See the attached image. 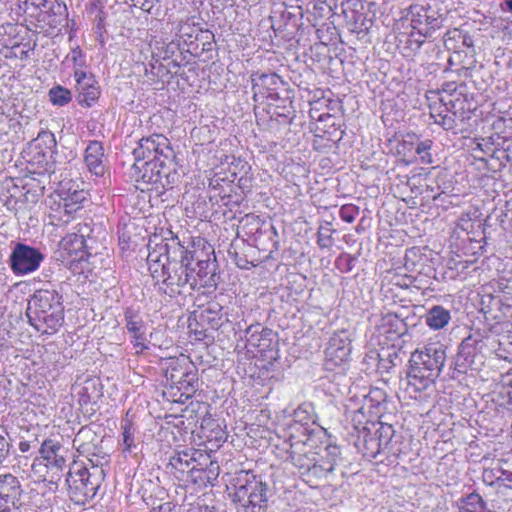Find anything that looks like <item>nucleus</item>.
I'll list each match as a JSON object with an SVG mask.
<instances>
[{
    "label": "nucleus",
    "mask_w": 512,
    "mask_h": 512,
    "mask_svg": "<svg viewBox=\"0 0 512 512\" xmlns=\"http://www.w3.org/2000/svg\"><path fill=\"white\" fill-rule=\"evenodd\" d=\"M168 248L154 246L149 250L147 256L148 269L157 282H162L161 290L170 297H175L189 290L200 288H216V263L195 264V266H184L178 261H168V257H162L165 264L159 265L163 253Z\"/></svg>",
    "instance_id": "1"
},
{
    "label": "nucleus",
    "mask_w": 512,
    "mask_h": 512,
    "mask_svg": "<svg viewBox=\"0 0 512 512\" xmlns=\"http://www.w3.org/2000/svg\"><path fill=\"white\" fill-rule=\"evenodd\" d=\"M446 359V346L439 341L429 342L412 352L407 374L409 387L416 392L432 387L441 374Z\"/></svg>",
    "instance_id": "2"
},
{
    "label": "nucleus",
    "mask_w": 512,
    "mask_h": 512,
    "mask_svg": "<svg viewBox=\"0 0 512 512\" xmlns=\"http://www.w3.org/2000/svg\"><path fill=\"white\" fill-rule=\"evenodd\" d=\"M26 316L29 324L42 334H54L64 321L62 296L55 289H38L30 297Z\"/></svg>",
    "instance_id": "3"
},
{
    "label": "nucleus",
    "mask_w": 512,
    "mask_h": 512,
    "mask_svg": "<svg viewBox=\"0 0 512 512\" xmlns=\"http://www.w3.org/2000/svg\"><path fill=\"white\" fill-rule=\"evenodd\" d=\"M268 486L258 476L249 471H240L234 479L232 500L243 512H264L268 501Z\"/></svg>",
    "instance_id": "4"
},
{
    "label": "nucleus",
    "mask_w": 512,
    "mask_h": 512,
    "mask_svg": "<svg viewBox=\"0 0 512 512\" xmlns=\"http://www.w3.org/2000/svg\"><path fill=\"white\" fill-rule=\"evenodd\" d=\"M155 246H164L168 248L167 252L163 253L159 261V265L165 264L162 257H168V261H178L184 266H193L195 264L216 263L214 249L204 239L198 238L197 240L190 241L186 246L183 245L178 238L171 239L170 242L157 243Z\"/></svg>",
    "instance_id": "5"
},
{
    "label": "nucleus",
    "mask_w": 512,
    "mask_h": 512,
    "mask_svg": "<svg viewBox=\"0 0 512 512\" xmlns=\"http://www.w3.org/2000/svg\"><path fill=\"white\" fill-rule=\"evenodd\" d=\"M103 480L97 469L91 471L87 465L74 462L66 478L69 497L77 504H85L94 498Z\"/></svg>",
    "instance_id": "6"
},
{
    "label": "nucleus",
    "mask_w": 512,
    "mask_h": 512,
    "mask_svg": "<svg viewBox=\"0 0 512 512\" xmlns=\"http://www.w3.org/2000/svg\"><path fill=\"white\" fill-rule=\"evenodd\" d=\"M136 161L150 160L152 162L172 163L175 153L169 139L162 134H152L139 140L138 146L133 150Z\"/></svg>",
    "instance_id": "7"
},
{
    "label": "nucleus",
    "mask_w": 512,
    "mask_h": 512,
    "mask_svg": "<svg viewBox=\"0 0 512 512\" xmlns=\"http://www.w3.org/2000/svg\"><path fill=\"white\" fill-rule=\"evenodd\" d=\"M465 102L466 100L462 97L446 100L442 96L440 103L434 102L429 104L430 116L444 130H453L458 126V122L465 120V111L463 109Z\"/></svg>",
    "instance_id": "8"
},
{
    "label": "nucleus",
    "mask_w": 512,
    "mask_h": 512,
    "mask_svg": "<svg viewBox=\"0 0 512 512\" xmlns=\"http://www.w3.org/2000/svg\"><path fill=\"white\" fill-rule=\"evenodd\" d=\"M290 459L292 464L299 470L303 480L311 487L320 484V477L314 473L319 468L317 453L312 447L305 443L297 442L290 446Z\"/></svg>",
    "instance_id": "9"
},
{
    "label": "nucleus",
    "mask_w": 512,
    "mask_h": 512,
    "mask_svg": "<svg viewBox=\"0 0 512 512\" xmlns=\"http://www.w3.org/2000/svg\"><path fill=\"white\" fill-rule=\"evenodd\" d=\"M408 16L411 27L418 32L420 37H430L432 32L442 25L441 15L431 6L411 5Z\"/></svg>",
    "instance_id": "10"
},
{
    "label": "nucleus",
    "mask_w": 512,
    "mask_h": 512,
    "mask_svg": "<svg viewBox=\"0 0 512 512\" xmlns=\"http://www.w3.org/2000/svg\"><path fill=\"white\" fill-rule=\"evenodd\" d=\"M351 353V340L347 331L342 330L334 333L325 349V367L327 370H334L344 365Z\"/></svg>",
    "instance_id": "11"
},
{
    "label": "nucleus",
    "mask_w": 512,
    "mask_h": 512,
    "mask_svg": "<svg viewBox=\"0 0 512 512\" xmlns=\"http://www.w3.org/2000/svg\"><path fill=\"white\" fill-rule=\"evenodd\" d=\"M43 259L38 249L18 243L11 253L10 266L15 274L25 275L37 270Z\"/></svg>",
    "instance_id": "12"
},
{
    "label": "nucleus",
    "mask_w": 512,
    "mask_h": 512,
    "mask_svg": "<svg viewBox=\"0 0 512 512\" xmlns=\"http://www.w3.org/2000/svg\"><path fill=\"white\" fill-rule=\"evenodd\" d=\"M174 162L162 164L161 162H152L150 160L136 161L133 164L136 181H142L145 184L164 186V179H167L170 172L174 170Z\"/></svg>",
    "instance_id": "13"
},
{
    "label": "nucleus",
    "mask_w": 512,
    "mask_h": 512,
    "mask_svg": "<svg viewBox=\"0 0 512 512\" xmlns=\"http://www.w3.org/2000/svg\"><path fill=\"white\" fill-rule=\"evenodd\" d=\"M90 434V430L81 429L73 440V446L76 447L80 454H87L88 462L85 463V465H87L91 471H95L96 469L100 471L104 479V467L109 463V455L103 452L95 453L91 451L90 444L84 442V439L88 438ZM81 464L84 465V463Z\"/></svg>",
    "instance_id": "14"
},
{
    "label": "nucleus",
    "mask_w": 512,
    "mask_h": 512,
    "mask_svg": "<svg viewBox=\"0 0 512 512\" xmlns=\"http://www.w3.org/2000/svg\"><path fill=\"white\" fill-rule=\"evenodd\" d=\"M125 327L131 336V342L136 349V354L148 349L146 345V325L142 317L132 309H127L124 314Z\"/></svg>",
    "instance_id": "15"
},
{
    "label": "nucleus",
    "mask_w": 512,
    "mask_h": 512,
    "mask_svg": "<svg viewBox=\"0 0 512 512\" xmlns=\"http://www.w3.org/2000/svg\"><path fill=\"white\" fill-rule=\"evenodd\" d=\"M39 453L48 469L55 470L59 474L66 466V453L64 447L53 439H46L42 442Z\"/></svg>",
    "instance_id": "16"
},
{
    "label": "nucleus",
    "mask_w": 512,
    "mask_h": 512,
    "mask_svg": "<svg viewBox=\"0 0 512 512\" xmlns=\"http://www.w3.org/2000/svg\"><path fill=\"white\" fill-rule=\"evenodd\" d=\"M20 494L21 485L17 477L10 473L0 475V512H10Z\"/></svg>",
    "instance_id": "17"
},
{
    "label": "nucleus",
    "mask_w": 512,
    "mask_h": 512,
    "mask_svg": "<svg viewBox=\"0 0 512 512\" xmlns=\"http://www.w3.org/2000/svg\"><path fill=\"white\" fill-rule=\"evenodd\" d=\"M376 330L380 336H384L388 341H394L404 335L407 331V325L403 319L394 313L383 315L376 325Z\"/></svg>",
    "instance_id": "18"
},
{
    "label": "nucleus",
    "mask_w": 512,
    "mask_h": 512,
    "mask_svg": "<svg viewBox=\"0 0 512 512\" xmlns=\"http://www.w3.org/2000/svg\"><path fill=\"white\" fill-rule=\"evenodd\" d=\"M340 460V448L337 445H327L323 454L318 457L319 468H316L314 471V473L318 474V477H320V483L329 478Z\"/></svg>",
    "instance_id": "19"
},
{
    "label": "nucleus",
    "mask_w": 512,
    "mask_h": 512,
    "mask_svg": "<svg viewBox=\"0 0 512 512\" xmlns=\"http://www.w3.org/2000/svg\"><path fill=\"white\" fill-rule=\"evenodd\" d=\"M104 148L99 141H91L85 150V164L88 170L96 176H103L105 165L103 162Z\"/></svg>",
    "instance_id": "20"
},
{
    "label": "nucleus",
    "mask_w": 512,
    "mask_h": 512,
    "mask_svg": "<svg viewBox=\"0 0 512 512\" xmlns=\"http://www.w3.org/2000/svg\"><path fill=\"white\" fill-rule=\"evenodd\" d=\"M477 341L472 337L465 338L459 345L458 352L454 359V369L460 373H465L474 363L475 345Z\"/></svg>",
    "instance_id": "21"
},
{
    "label": "nucleus",
    "mask_w": 512,
    "mask_h": 512,
    "mask_svg": "<svg viewBox=\"0 0 512 512\" xmlns=\"http://www.w3.org/2000/svg\"><path fill=\"white\" fill-rule=\"evenodd\" d=\"M223 307L215 301L209 302L200 312L199 320L203 324H207L211 329H219L227 318L222 312Z\"/></svg>",
    "instance_id": "22"
},
{
    "label": "nucleus",
    "mask_w": 512,
    "mask_h": 512,
    "mask_svg": "<svg viewBox=\"0 0 512 512\" xmlns=\"http://www.w3.org/2000/svg\"><path fill=\"white\" fill-rule=\"evenodd\" d=\"M183 364H186V359H175L169 358L164 362V374L166 380L173 385H183L186 382L184 378L189 377V373L183 368Z\"/></svg>",
    "instance_id": "23"
},
{
    "label": "nucleus",
    "mask_w": 512,
    "mask_h": 512,
    "mask_svg": "<svg viewBox=\"0 0 512 512\" xmlns=\"http://www.w3.org/2000/svg\"><path fill=\"white\" fill-rule=\"evenodd\" d=\"M375 437L388 455L398 456L401 453V449L397 446L398 441L395 440V430L392 425L380 422Z\"/></svg>",
    "instance_id": "24"
},
{
    "label": "nucleus",
    "mask_w": 512,
    "mask_h": 512,
    "mask_svg": "<svg viewBox=\"0 0 512 512\" xmlns=\"http://www.w3.org/2000/svg\"><path fill=\"white\" fill-rule=\"evenodd\" d=\"M508 461H512V453H510L505 460L504 464H508ZM483 482L488 486H501L502 480L512 482V471H509L505 467L484 469L482 474Z\"/></svg>",
    "instance_id": "25"
},
{
    "label": "nucleus",
    "mask_w": 512,
    "mask_h": 512,
    "mask_svg": "<svg viewBox=\"0 0 512 512\" xmlns=\"http://www.w3.org/2000/svg\"><path fill=\"white\" fill-rule=\"evenodd\" d=\"M450 319L449 310L439 305L433 306L425 317L426 324L434 330L444 328L449 323Z\"/></svg>",
    "instance_id": "26"
},
{
    "label": "nucleus",
    "mask_w": 512,
    "mask_h": 512,
    "mask_svg": "<svg viewBox=\"0 0 512 512\" xmlns=\"http://www.w3.org/2000/svg\"><path fill=\"white\" fill-rule=\"evenodd\" d=\"M458 512H492L480 494L472 492L460 499Z\"/></svg>",
    "instance_id": "27"
},
{
    "label": "nucleus",
    "mask_w": 512,
    "mask_h": 512,
    "mask_svg": "<svg viewBox=\"0 0 512 512\" xmlns=\"http://www.w3.org/2000/svg\"><path fill=\"white\" fill-rule=\"evenodd\" d=\"M500 294L495 298L503 313L512 308V278L499 283Z\"/></svg>",
    "instance_id": "28"
},
{
    "label": "nucleus",
    "mask_w": 512,
    "mask_h": 512,
    "mask_svg": "<svg viewBox=\"0 0 512 512\" xmlns=\"http://www.w3.org/2000/svg\"><path fill=\"white\" fill-rule=\"evenodd\" d=\"M282 84L281 77L276 73H268L260 75L258 81L253 84L255 95L260 91V87L266 88L268 91L276 90L278 85Z\"/></svg>",
    "instance_id": "29"
},
{
    "label": "nucleus",
    "mask_w": 512,
    "mask_h": 512,
    "mask_svg": "<svg viewBox=\"0 0 512 512\" xmlns=\"http://www.w3.org/2000/svg\"><path fill=\"white\" fill-rule=\"evenodd\" d=\"M497 401L499 402L500 406L512 410V373L508 374L503 380L501 388L498 392Z\"/></svg>",
    "instance_id": "30"
},
{
    "label": "nucleus",
    "mask_w": 512,
    "mask_h": 512,
    "mask_svg": "<svg viewBox=\"0 0 512 512\" xmlns=\"http://www.w3.org/2000/svg\"><path fill=\"white\" fill-rule=\"evenodd\" d=\"M335 230L330 222L321 225L317 232V244L321 249H329L334 244L333 234Z\"/></svg>",
    "instance_id": "31"
},
{
    "label": "nucleus",
    "mask_w": 512,
    "mask_h": 512,
    "mask_svg": "<svg viewBox=\"0 0 512 512\" xmlns=\"http://www.w3.org/2000/svg\"><path fill=\"white\" fill-rule=\"evenodd\" d=\"M381 452H385L375 436L365 435L362 453L367 458H376Z\"/></svg>",
    "instance_id": "32"
},
{
    "label": "nucleus",
    "mask_w": 512,
    "mask_h": 512,
    "mask_svg": "<svg viewBox=\"0 0 512 512\" xmlns=\"http://www.w3.org/2000/svg\"><path fill=\"white\" fill-rule=\"evenodd\" d=\"M456 90H457V86H456L455 82L445 83V84H443L441 91H430L427 94V100L429 102L433 101V103H434V102H436V100L440 101V98L442 96H444L446 98V100L455 99L457 97H460V94H458L457 96L455 95Z\"/></svg>",
    "instance_id": "33"
},
{
    "label": "nucleus",
    "mask_w": 512,
    "mask_h": 512,
    "mask_svg": "<svg viewBox=\"0 0 512 512\" xmlns=\"http://www.w3.org/2000/svg\"><path fill=\"white\" fill-rule=\"evenodd\" d=\"M194 453H190L189 451H181L176 453L170 458L169 464L175 469L180 472H184L186 468H188L192 461L195 460L193 457Z\"/></svg>",
    "instance_id": "34"
},
{
    "label": "nucleus",
    "mask_w": 512,
    "mask_h": 512,
    "mask_svg": "<svg viewBox=\"0 0 512 512\" xmlns=\"http://www.w3.org/2000/svg\"><path fill=\"white\" fill-rule=\"evenodd\" d=\"M79 90V102L81 104H85L86 106H91L92 102H94L99 97V89L96 87L93 82H89L82 87L78 88Z\"/></svg>",
    "instance_id": "35"
},
{
    "label": "nucleus",
    "mask_w": 512,
    "mask_h": 512,
    "mask_svg": "<svg viewBox=\"0 0 512 512\" xmlns=\"http://www.w3.org/2000/svg\"><path fill=\"white\" fill-rule=\"evenodd\" d=\"M49 97L51 102L58 106H64L72 99L70 90L62 86H55L51 88L49 91Z\"/></svg>",
    "instance_id": "36"
},
{
    "label": "nucleus",
    "mask_w": 512,
    "mask_h": 512,
    "mask_svg": "<svg viewBox=\"0 0 512 512\" xmlns=\"http://www.w3.org/2000/svg\"><path fill=\"white\" fill-rule=\"evenodd\" d=\"M424 38L425 37H420L418 32H412L406 39V45L403 47V55L410 57L417 53L424 43Z\"/></svg>",
    "instance_id": "37"
},
{
    "label": "nucleus",
    "mask_w": 512,
    "mask_h": 512,
    "mask_svg": "<svg viewBox=\"0 0 512 512\" xmlns=\"http://www.w3.org/2000/svg\"><path fill=\"white\" fill-rule=\"evenodd\" d=\"M122 429H123L122 436H123V447H124L123 450L125 452H132V450L134 448H136V443H135L136 429L132 425V423L129 421L125 422V424L122 426Z\"/></svg>",
    "instance_id": "38"
},
{
    "label": "nucleus",
    "mask_w": 512,
    "mask_h": 512,
    "mask_svg": "<svg viewBox=\"0 0 512 512\" xmlns=\"http://www.w3.org/2000/svg\"><path fill=\"white\" fill-rule=\"evenodd\" d=\"M49 218L51 220V224L56 226H62L70 223L74 216L68 214V212L65 211V208L62 204L58 205V208L51 209V212L49 213Z\"/></svg>",
    "instance_id": "39"
},
{
    "label": "nucleus",
    "mask_w": 512,
    "mask_h": 512,
    "mask_svg": "<svg viewBox=\"0 0 512 512\" xmlns=\"http://www.w3.org/2000/svg\"><path fill=\"white\" fill-rule=\"evenodd\" d=\"M283 102H284L283 105L275 106L273 114H272V117H275L278 120L280 118H282V122L290 123L291 120L294 117V110H293V107H292V101L287 99V100H284Z\"/></svg>",
    "instance_id": "40"
},
{
    "label": "nucleus",
    "mask_w": 512,
    "mask_h": 512,
    "mask_svg": "<svg viewBox=\"0 0 512 512\" xmlns=\"http://www.w3.org/2000/svg\"><path fill=\"white\" fill-rule=\"evenodd\" d=\"M432 145H433V142L430 139H426L424 141H419L417 143L416 153L420 156L422 163H425V164L432 163V156L430 154Z\"/></svg>",
    "instance_id": "41"
},
{
    "label": "nucleus",
    "mask_w": 512,
    "mask_h": 512,
    "mask_svg": "<svg viewBox=\"0 0 512 512\" xmlns=\"http://www.w3.org/2000/svg\"><path fill=\"white\" fill-rule=\"evenodd\" d=\"M359 214V208L353 204L343 205L340 209V218L347 222L352 223Z\"/></svg>",
    "instance_id": "42"
},
{
    "label": "nucleus",
    "mask_w": 512,
    "mask_h": 512,
    "mask_svg": "<svg viewBox=\"0 0 512 512\" xmlns=\"http://www.w3.org/2000/svg\"><path fill=\"white\" fill-rule=\"evenodd\" d=\"M61 244L66 250L71 251V249L68 247L70 244L73 246V250H79L84 245V239L83 236L73 233L63 238Z\"/></svg>",
    "instance_id": "43"
},
{
    "label": "nucleus",
    "mask_w": 512,
    "mask_h": 512,
    "mask_svg": "<svg viewBox=\"0 0 512 512\" xmlns=\"http://www.w3.org/2000/svg\"><path fill=\"white\" fill-rule=\"evenodd\" d=\"M272 334V331L270 329H262L261 332L258 334L256 331L252 332L247 339L248 345L252 347H260L262 346L261 341L268 340V337Z\"/></svg>",
    "instance_id": "44"
},
{
    "label": "nucleus",
    "mask_w": 512,
    "mask_h": 512,
    "mask_svg": "<svg viewBox=\"0 0 512 512\" xmlns=\"http://www.w3.org/2000/svg\"><path fill=\"white\" fill-rule=\"evenodd\" d=\"M461 33L462 31L459 29L449 30L444 35V45L447 49H457V42L461 41Z\"/></svg>",
    "instance_id": "45"
},
{
    "label": "nucleus",
    "mask_w": 512,
    "mask_h": 512,
    "mask_svg": "<svg viewBox=\"0 0 512 512\" xmlns=\"http://www.w3.org/2000/svg\"><path fill=\"white\" fill-rule=\"evenodd\" d=\"M37 146L41 147L42 144L45 145L47 149L52 151L56 147V139L53 133L51 132H41L38 137L35 139Z\"/></svg>",
    "instance_id": "46"
},
{
    "label": "nucleus",
    "mask_w": 512,
    "mask_h": 512,
    "mask_svg": "<svg viewBox=\"0 0 512 512\" xmlns=\"http://www.w3.org/2000/svg\"><path fill=\"white\" fill-rule=\"evenodd\" d=\"M391 282L401 288H410L414 286L416 279L409 275H394Z\"/></svg>",
    "instance_id": "47"
},
{
    "label": "nucleus",
    "mask_w": 512,
    "mask_h": 512,
    "mask_svg": "<svg viewBox=\"0 0 512 512\" xmlns=\"http://www.w3.org/2000/svg\"><path fill=\"white\" fill-rule=\"evenodd\" d=\"M67 61H72L75 65L83 66V53L79 47L72 49V51L66 57Z\"/></svg>",
    "instance_id": "48"
},
{
    "label": "nucleus",
    "mask_w": 512,
    "mask_h": 512,
    "mask_svg": "<svg viewBox=\"0 0 512 512\" xmlns=\"http://www.w3.org/2000/svg\"><path fill=\"white\" fill-rule=\"evenodd\" d=\"M74 77L77 82L78 88L82 87L83 85L89 82H94L90 77L87 76L86 72L80 69H75Z\"/></svg>",
    "instance_id": "49"
},
{
    "label": "nucleus",
    "mask_w": 512,
    "mask_h": 512,
    "mask_svg": "<svg viewBox=\"0 0 512 512\" xmlns=\"http://www.w3.org/2000/svg\"><path fill=\"white\" fill-rule=\"evenodd\" d=\"M50 15H61L66 11V6L60 3L58 0H52L50 6L48 7Z\"/></svg>",
    "instance_id": "50"
},
{
    "label": "nucleus",
    "mask_w": 512,
    "mask_h": 512,
    "mask_svg": "<svg viewBox=\"0 0 512 512\" xmlns=\"http://www.w3.org/2000/svg\"><path fill=\"white\" fill-rule=\"evenodd\" d=\"M191 473L194 475L195 473H199V476L195 477L194 481L199 482L201 484H207V477H211V474L208 470L203 469H195V467L191 468Z\"/></svg>",
    "instance_id": "51"
},
{
    "label": "nucleus",
    "mask_w": 512,
    "mask_h": 512,
    "mask_svg": "<svg viewBox=\"0 0 512 512\" xmlns=\"http://www.w3.org/2000/svg\"><path fill=\"white\" fill-rule=\"evenodd\" d=\"M135 6H139L143 11L152 13V9L155 6L156 2H159V0H134Z\"/></svg>",
    "instance_id": "52"
},
{
    "label": "nucleus",
    "mask_w": 512,
    "mask_h": 512,
    "mask_svg": "<svg viewBox=\"0 0 512 512\" xmlns=\"http://www.w3.org/2000/svg\"><path fill=\"white\" fill-rule=\"evenodd\" d=\"M62 205L65 208V211L72 216L82 208V206L77 204V202H71L67 198H63Z\"/></svg>",
    "instance_id": "53"
},
{
    "label": "nucleus",
    "mask_w": 512,
    "mask_h": 512,
    "mask_svg": "<svg viewBox=\"0 0 512 512\" xmlns=\"http://www.w3.org/2000/svg\"><path fill=\"white\" fill-rule=\"evenodd\" d=\"M207 470L211 474V477H207V482L213 485L214 481H216L219 475V465L217 464V462L211 461Z\"/></svg>",
    "instance_id": "54"
},
{
    "label": "nucleus",
    "mask_w": 512,
    "mask_h": 512,
    "mask_svg": "<svg viewBox=\"0 0 512 512\" xmlns=\"http://www.w3.org/2000/svg\"><path fill=\"white\" fill-rule=\"evenodd\" d=\"M189 30H191V27L189 24H187V23L179 24L178 33H179L180 37H182V38L187 37V39H191L193 37V31H189Z\"/></svg>",
    "instance_id": "55"
},
{
    "label": "nucleus",
    "mask_w": 512,
    "mask_h": 512,
    "mask_svg": "<svg viewBox=\"0 0 512 512\" xmlns=\"http://www.w3.org/2000/svg\"><path fill=\"white\" fill-rule=\"evenodd\" d=\"M461 43L463 46L468 48L473 47L474 45L472 37L467 32L463 31L461 33Z\"/></svg>",
    "instance_id": "56"
},
{
    "label": "nucleus",
    "mask_w": 512,
    "mask_h": 512,
    "mask_svg": "<svg viewBox=\"0 0 512 512\" xmlns=\"http://www.w3.org/2000/svg\"><path fill=\"white\" fill-rule=\"evenodd\" d=\"M71 202H77V204L81 205V202L84 200V196L82 192L75 191L70 197H67Z\"/></svg>",
    "instance_id": "57"
},
{
    "label": "nucleus",
    "mask_w": 512,
    "mask_h": 512,
    "mask_svg": "<svg viewBox=\"0 0 512 512\" xmlns=\"http://www.w3.org/2000/svg\"><path fill=\"white\" fill-rule=\"evenodd\" d=\"M52 0H45L39 2L35 9L40 10L41 12L49 13L48 7L50 6Z\"/></svg>",
    "instance_id": "58"
},
{
    "label": "nucleus",
    "mask_w": 512,
    "mask_h": 512,
    "mask_svg": "<svg viewBox=\"0 0 512 512\" xmlns=\"http://www.w3.org/2000/svg\"><path fill=\"white\" fill-rule=\"evenodd\" d=\"M8 447H1L0 448V463L4 461V459L7 457L8 454Z\"/></svg>",
    "instance_id": "59"
},
{
    "label": "nucleus",
    "mask_w": 512,
    "mask_h": 512,
    "mask_svg": "<svg viewBox=\"0 0 512 512\" xmlns=\"http://www.w3.org/2000/svg\"><path fill=\"white\" fill-rule=\"evenodd\" d=\"M342 260H347V261H348V265H349L348 270H350V269H351V267H350V263H351V261H352V258H351L349 255H341V256L337 259V262H340V261H342Z\"/></svg>",
    "instance_id": "60"
},
{
    "label": "nucleus",
    "mask_w": 512,
    "mask_h": 512,
    "mask_svg": "<svg viewBox=\"0 0 512 512\" xmlns=\"http://www.w3.org/2000/svg\"><path fill=\"white\" fill-rule=\"evenodd\" d=\"M195 334L197 336V339H199V340L206 337L205 330H201V331L195 330Z\"/></svg>",
    "instance_id": "61"
},
{
    "label": "nucleus",
    "mask_w": 512,
    "mask_h": 512,
    "mask_svg": "<svg viewBox=\"0 0 512 512\" xmlns=\"http://www.w3.org/2000/svg\"><path fill=\"white\" fill-rule=\"evenodd\" d=\"M1 447H9V444L7 443V441L5 440V438L3 436L0 435V448Z\"/></svg>",
    "instance_id": "62"
},
{
    "label": "nucleus",
    "mask_w": 512,
    "mask_h": 512,
    "mask_svg": "<svg viewBox=\"0 0 512 512\" xmlns=\"http://www.w3.org/2000/svg\"><path fill=\"white\" fill-rule=\"evenodd\" d=\"M27 448H28V444H26V443H21L20 444V450L22 452H25L27 450Z\"/></svg>",
    "instance_id": "63"
},
{
    "label": "nucleus",
    "mask_w": 512,
    "mask_h": 512,
    "mask_svg": "<svg viewBox=\"0 0 512 512\" xmlns=\"http://www.w3.org/2000/svg\"><path fill=\"white\" fill-rule=\"evenodd\" d=\"M506 5H507L508 9L512 12V0H507Z\"/></svg>",
    "instance_id": "64"
}]
</instances>
